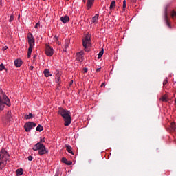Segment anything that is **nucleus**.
Instances as JSON below:
<instances>
[{
	"label": "nucleus",
	"instance_id": "obj_1",
	"mask_svg": "<svg viewBox=\"0 0 176 176\" xmlns=\"http://www.w3.org/2000/svg\"><path fill=\"white\" fill-rule=\"evenodd\" d=\"M58 113L62 116L64 119L65 124L66 126H69L72 122V118H71V112L69 111L65 110L63 108H59L58 110Z\"/></svg>",
	"mask_w": 176,
	"mask_h": 176
},
{
	"label": "nucleus",
	"instance_id": "obj_2",
	"mask_svg": "<svg viewBox=\"0 0 176 176\" xmlns=\"http://www.w3.org/2000/svg\"><path fill=\"white\" fill-rule=\"evenodd\" d=\"M5 105H7V107L12 105L10 99L3 93L2 89H0V112L5 109Z\"/></svg>",
	"mask_w": 176,
	"mask_h": 176
},
{
	"label": "nucleus",
	"instance_id": "obj_3",
	"mask_svg": "<svg viewBox=\"0 0 176 176\" xmlns=\"http://www.w3.org/2000/svg\"><path fill=\"white\" fill-rule=\"evenodd\" d=\"M8 159H9V153L5 149H2L0 151V168H3L8 163Z\"/></svg>",
	"mask_w": 176,
	"mask_h": 176
},
{
	"label": "nucleus",
	"instance_id": "obj_4",
	"mask_svg": "<svg viewBox=\"0 0 176 176\" xmlns=\"http://www.w3.org/2000/svg\"><path fill=\"white\" fill-rule=\"evenodd\" d=\"M33 151H38L40 156H42L43 155H47V153H49V150H47L46 146H45L44 144H41V142L36 143L33 146Z\"/></svg>",
	"mask_w": 176,
	"mask_h": 176
},
{
	"label": "nucleus",
	"instance_id": "obj_5",
	"mask_svg": "<svg viewBox=\"0 0 176 176\" xmlns=\"http://www.w3.org/2000/svg\"><path fill=\"white\" fill-rule=\"evenodd\" d=\"M29 48L28 52V56L31 57V53H32V49H34V46H35V38H34V35L32 34H29L28 35Z\"/></svg>",
	"mask_w": 176,
	"mask_h": 176
},
{
	"label": "nucleus",
	"instance_id": "obj_6",
	"mask_svg": "<svg viewBox=\"0 0 176 176\" xmlns=\"http://www.w3.org/2000/svg\"><path fill=\"white\" fill-rule=\"evenodd\" d=\"M82 45L85 49H87V47L91 45V39L90 38V34H87L84 39H82Z\"/></svg>",
	"mask_w": 176,
	"mask_h": 176
},
{
	"label": "nucleus",
	"instance_id": "obj_7",
	"mask_svg": "<svg viewBox=\"0 0 176 176\" xmlns=\"http://www.w3.org/2000/svg\"><path fill=\"white\" fill-rule=\"evenodd\" d=\"M167 9H168V6H166L164 7V21H165L166 25L169 28H171V24H170V22H168V12H167Z\"/></svg>",
	"mask_w": 176,
	"mask_h": 176
},
{
	"label": "nucleus",
	"instance_id": "obj_8",
	"mask_svg": "<svg viewBox=\"0 0 176 176\" xmlns=\"http://www.w3.org/2000/svg\"><path fill=\"white\" fill-rule=\"evenodd\" d=\"M33 127H36V124H35L32 122H27L24 125V129H25L26 133H30V131H31V130H32Z\"/></svg>",
	"mask_w": 176,
	"mask_h": 176
},
{
	"label": "nucleus",
	"instance_id": "obj_9",
	"mask_svg": "<svg viewBox=\"0 0 176 176\" xmlns=\"http://www.w3.org/2000/svg\"><path fill=\"white\" fill-rule=\"evenodd\" d=\"M45 54L49 57H52L54 54V50L50 45H47L45 48Z\"/></svg>",
	"mask_w": 176,
	"mask_h": 176
},
{
	"label": "nucleus",
	"instance_id": "obj_10",
	"mask_svg": "<svg viewBox=\"0 0 176 176\" xmlns=\"http://www.w3.org/2000/svg\"><path fill=\"white\" fill-rule=\"evenodd\" d=\"M83 51H81L76 54V60L79 61L80 63H82L83 61Z\"/></svg>",
	"mask_w": 176,
	"mask_h": 176
},
{
	"label": "nucleus",
	"instance_id": "obj_11",
	"mask_svg": "<svg viewBox=\"0 0 176 176\" xmlns=\"http://www.w3.org/2000/svg\"><path fill=\"white\" fill-rule=\"evenodd\" d=\"M96 0H87V9L89 10L91 9L93 5H94V1Z\"/></svg>",
	"mask_w": 176,
	"mask_h": 176
},
{
	"label": "nucleus",
	"instance_id": "obj_12",
	"mask_svg": "<svg viewBox=\"0 0 176 176\" xmlns=\"http://www.w3.org/2000/svg\"><path fill=\"white\" fill-rule=\"evenodd\" d=\"M60 21L63 23V24H67L68 21H69V16L65 15L64 16L60 17Z\"/></svg>",
	"mask_w": 176,
	"mask_h": 176
},
{
	"label": "nucleus",
	"instance_id": "obj_13",
	"mask_svg": "<svg viewBox=\"0 0 176 176\" xmlns=\"http://www.w3.org/2000/svg\"><path fill=\"white\" fill-rule=\"evenodd\" d=\"M14 63L15 67H16L17 68H19V67H21L23 64V60H21V59H16L14 60Z\"/></svg>",
	"mask_w": 176,
	"mask_h": 176
},
{
	"label": "nucleus",
	"instance_id": "obj_14",
	"mask_svg": "<svg viewBox=\"0 0 176 176\" xmlns=\"http://www.w3.org/2000/svg\"><path fill=\"white\" fill-rule=\"evenodd\" d=\"M11 119H12V112L8 111L6 115V120L7 122H10Z\"/></svg>",
	"mask_w": 176,
	"mask_h": 176
},
{
	"label": "nucleus",
	"instance_id": "obj_15",
	"mask_svg": "<svg viewBox=\"0 0 176 176\" xmlns=\"http://www.w3.org/2000/svg\"><path fill=\"white\" fill-rule=\"evenodd\" d=\"M62 162L67 164V166H71L72 164V162L71 161H68V160H67L65 157L62 158Z\"/></svg>",
	"mask_w": 176,
	"mask_h": 176
},
{
	"label": "nucleus",
	"instance_id": "obj_16",
	"mask_svg": "<svg viewBox=\"0 0 176 176\" xmlns=\"http://www.w3.org/2000/svg\"><path fill=\"white\" fill-rule=\"evenodd\" d=\"M66 149L69 153H71L72 155H74V152L72 151V147L69 144H66Z\"/></svg>",
	"mask_w": 176,
	"mask_h": 176
},
{
	"label": "nucleus",
	"instance_id": "obj_17",
	"mask_svg": "<svg viewBox=\"0 0 176 176\" xmlns=\"http://www.w3.org/2000/svg\"><path fill=\"white\" fill-rule=\"evenodd\" d=\"M43 74L45 76H46V78H49V76H52V74L50 73V72H49L47 69H45L44 70Z\"/></svg>",
	"mask_w": 176,
	"mask_h": 176
},
{
	"label": "nucleus",
	"instance_id": "obj_18",
	"mask_svg": "<svg viewBox=\"0 0 176 176\" xmlns=\"http://www.w3.org/2000/svg\"><path fill=\"white\" fill-rule=\"evenodd\" d=\"M16 173L17 176H21L24 174V170H23V168H19L16 170Z\"/></svg>",
	"mask_w": 176,
	"mask_h": 176
},
{
	"label": "nucleus",
	"instance_id": "obj_19",
	"mask_svg": "<svg viewBox=\"0 0 176 176\" xmlns=\"http://www.w3.org/2000/svg\"><path fill=\"white\" fill-rule=\"evenodd\" d=\"M98 14H96L93 18H92V23H95L97 24V20H98Z\"/></svg>",
	"mask_w": 176,
	"mask_h": 176
},
{
	"label": "nucleus",
	"instance_id": "obj_20",
	"mask_svg": "<svg viewBox=\"0 0 176 176\" xmlns=\"http://www.w3.org/2000/svg\"><path fill=\"white\" fill-rule=\"evenodd\" d=\"M116 3L115 2V1H112L111 4H110L109 8L111 10H112V9H113V8H116Z\"/></svg>",
	"mask_w": 176,
	"mask_h": 176
},
{
	"label": "nucleus",
	"instance_id": "obj_21",
	"mask_svg": "<svg viewBox=\"0 0 176 176\" xmlns=\"http://www.w3.org/2000/svg\"><path fill=\"white\" fill-rule=\"evenodd\" d=\"M25 118L26 120L32 119V118H34V115L32 113H30L29 114L25 115Z\"/></svg>",
	"mask_w": 176,
	"mask_h": 176
},
{
	"label": "nucleus",
	"instance_id": "obj_22",
	"mask_svg": "<svg viewBox=\"0 0 176 176\" xmlns=\"http://www.w3.org/2000/svg\"><path fill=\"white\" fill-rule=\"evenodd\" d=\"M103 54H104V49L102 48L101 50V51L99 52V54H98V59L101 58V57H102Z\"/></svg>",
	"mask_w": 176,
	"mask_h": 176
},
{
	"label": "nucleus",
	"instance_id": "obj_23",
	"mask_svg": "<svg viewBox=\"0 0 176 176\" xmlns=\"http://www.w3.org/2000/svg\"><path fill=\"white\" fill-rule=\"evenodd\" d=\"M36 131H43V126L41 124L38 125V126L36 129Z\"/></svg>",
	"mask_w": 176,
	"mask_h": 176
},
{
	"label": "nucleus",
	"instance_id": "obj_24",
	"mask_svg": "<svg viewBox=\"0 0 176 176\" xmlns=\"http://www.w3.org/2000/svg\"><path fill=\"white\" fill-rule=\"evenodd\" d=\"M171 129L173 130V131H176V125L175 122H172L171 123Z\"/></svg>",
	"mask_w": 176,
	"mask_h": 176
},
{
	"label": "nucleus",
	"instance_id": "obj_25",
	"mask_svg": "<svg viewBox=\"0 0 176 176\" xmlns=\"http://www.w3.org/2000/svg\"><path fill=\"white\" fill-rule=\"evenodd\" d=\"M54 42H56V43H58V45H60V42L58 41V36H54Z\"/></svg>",
	"mask_w": 176,
	"mask_h": 176
},
{
	"label": "nucleus",
	"instance_id": "obj_26",
	"mask_svg": "<svg viewBox=\"0 0 176 176\" xmlns=\"http://www.w3.org/2000/svg\"><path fill=\"white\" fill-rule=\"evenodd\" d=\"M161 101H163L164 102H167V98H166L165 96H163L161 98H160Z\"/></svg>",
	"mask_w": 176,
	"mask_h": 176
},
{
	"label": "nucleus",
	"instance_id": "obj_27",
	"mask_svg": "<svg viewBox=\"0 0 176 176\" xmlns=\"http://www.w3.org/2000/svg\"><path fill=\"white\" fill-rule=\"evenodd\" d=\"M171 16L173 19H174L175 17H176V12L173 10L171 12Z\"/></svg>",
	"mask_w": 176,
	"mask_h": 176
},
{
	"label": "nucleus",
	"instance_id": "obj_28",
	"mask_svg": "<svg viewBox=\"0 0 176 176\" xmlns=\"http://www.w3.org/2000/svg\"><path fill=\"white\" fill-rule=\"evenodd\" d=\"M5 69V65L3 63L0 64V71H3Z\"/></svg>",
	"mask_w": 176,
	"mask_h": 176
},
{
	"label": "nucleus",
	"instance_id": "obj_29",
	"mask_svg": "<svg viewBox=\"0 0 176 176\" xmlns=\"http://www.w3.org/2000/svg\"><path fill=\"white\" fill-rule=\"evenodd\" d=\"M14 20V16L13 15H10V23H12Z\"/></svg>",
	"mask_w": 176,
	"mask_h": 176
},
{
	"label": "nucleus",
	"instance_id": "obj_30",
	"mask_svg": "<svg viewBox=\"0 0 176 176\" xmlns=\"http://www.w3.org/2000/svg\"><path fill=\"white\" fill-rule=\"evenodd\" d=\"M60 80H61V78H60V76H57L56 83H58V85H60Z\"/></svg>",
	"mask_w": 176,
	"mask_h": 176
},
{
	"label": "nucleus",
	"instance_id": "obj_31",
	"mask_svg": "<svg viewBox=\"0 0 176 176\" xmlns=\"http://www.w3.org/2000/svg\"><path fill=\"white\" fill-rule=\"evenodd\" d=\"M32 159H34V157H32L31 155L28 157V160H29V162H32Z\"/></svg>",
	"mask_w": 176,
	"mask_h": 176
},
{
	"label": "nucleus",
	"instance_id": "obj_32",
	"mask_svg": "<svg viewBox=\"0 0 176 176\" xmlns=\"http://www.w3.org/2000/svg\"><path fill=\"white\" fill-rule=\"evenodd\" d=\"M126 0H124L123 1V9H124V10L126 9Z\"/></svg>",
	"mask_w": 176,
	"mask_h": 176
},
{
	"label": "nucleus",
	"instance_id": "obj_33",
	"mask_svg": "<svg viewBox=\"0 0 176 176\" xmlns=\"http://www.w3.org/2000/svg\"><path fill=\"white\" fill-rule=\"evenodd\" d=\"M41 25V23H36L35 26H34V28H38V27H39Z\"/></svg>",
	"mask_w": 176,
	"mask_h": 176
},
{
	"label": "nucleus",
	"instance_id": "obj_34",
	"mask_svg": "<svg viewBox=\"0 0 176 176\" xmlns=\"http://www.w3.org/2000/svg\"><path fill=\"white\" fill-rule=\"evenodd\" d=\"M87 71H88L87 67H85V68L83 69V72H84V74L87 73Z\"/></svg>",
	"mask_w": 176,
	"mask_h": 176
},
{
	"label": "nucleus",
	"instance_id": "obj_35",
	"mask_svg": "<svg viewBox=\"0 0 176 176\" xmlns=\"http://www.w3.org/2000/svg\"><path fill=\"white\" fill-rule=\"evenodd\" d=\"M69 47V43H66L65 49H68Z\"/></svg>",
	"mask_w": 176,
	"mask_h": 176
},
{
	"label": "nucleus",
	"instance_id": "obj_36",
	"mask_svg": "<svg viewBox=\"0 0 176 176\" xmlns=\"http://www.w3.org/2000/svg\"><path fill=\"white\" fill-rule=\"evenodd\" d=\"M163 85L164 86L167 85V80H165L164 82H163Z\"/></svg>",
	"mask_w": 176,
	"mask_h": 176
},
{
	"label": "nucleus",
	"instance_id": "obj_37",
	"mask_svg": "<svg viewBox=\"0 0 176 176\" xmlns=\"http://www.w3.org/2000/svg\"><path fill=\"white\" fill-rule=\"evenodd\" d=\"M100 69H101V68H98V69H96L97 72H98Z\"/></svg>",
	"mask_w": 176,
	"mask_h": 176
},
{
	"label": "nucleus",
	"instance_id": "obj_38",
	"mask_svg": "<svg viewBox=\"0 0 176 176\" xmlns=\"http://www.w3.org/2000/svg\"><path fill=\"white\" fill-rule=\"evenodd\" d=\"M58 175H59L58 173H56L54 176H58Z\"/></svg>",
	"mask_w": 176,
	"mask_h": 176
},
{
	"label": "nucleus",
	"instance_id": "obj_39",
	"mask_svg": "<svg viewBox=\"0 0 176 176\" xmlns=\"http://www.w3.org/2000/svg\"><path fill=\"white\" fill-rule=\"evenodd\" d=\"M101 86H105V82H102Z\"/></svg>",
	"mask_w": 176,
	"mask_h": 176
},
{
	"label": "nucleus",
	"instance_id": "obj_40",
	"mask_svg": "<svg viewBox=\"0 0 176 176\" xmlns=\"http://www.w3.org/2000/svg\"><path fill=\"white\" fill-rule=\"evenodd\" d=\"M72 83H74V80H71L70 85H72Z\"/></svg>",
	"mask_w": 176,
	"mask_h": 176
},
{
	"label": "nucleus",
	"instance_id": "obj_41",
	"mask_svg": "<svg viewBox=\"0 0 176 176\" xmlns=\"http://www.w3.org/2000/svg\"><path fill=\"white\" fill-rule=\"evenodd\" d=\"M30 69H31V70H33V69H34V67L32 66V67H30Z\"/></svg>",
	"mask_w": 176,
	"mask_h": 176
},
{
	"label": "nucleus",
	"instance_id": "obj_42",
	"mask_svg": "<svg viewBox=\"0 0 176 176\" xmlns=\"http://www.w3.org/2000/svg\"><path fill=\"white\" fill-rule=\"evenodd\" d=\"M2 120H3V122L5 120V118H2Z\"/></svg>",
	"mask_w": 176,
	"mask_h": 176
},
{
	"label": "nucleus",
	"instance_id": "obj_43",
	"mask_svg": "<svg viewBox=\"0 0 176 176\" xmlns=\"http://www.w3.org/2000/svg\"><path fill=\"white\" fill-rule=\"evenodd\" d=\"M64 50V52H67V48H65V50Z\"/></svg>",
	"mask_w": 176,
	"mask_h": 176
},
{
	"label": "nucleus",
	"instance_id": "obj_44",
	"mask_svg": "<svg viewBox=\"0 0 176 176\" xmlns=\"http://www.w3.org/2000/svg\"><path fill=\"white\" fill-rule=\"evenodd\" d=\"M83 1V2H86V0H82Z\"/></svg>",
	"mask_w": 176,
	"mask_h": 176
},
{
	"label": "nucleus",
	"instance_id": "obj_45",
	"mask_svg": "<svg viewBox=\"0 0 176 176\" xmlns=\"http://www.w3.org/2000/svg\"><path fill=\"white\" fill-rule=\"evenodd\" d=\"M41 141H43V142H45V140H41Z\"/></svg>",
	"mask_w": 176,
	"mask_h": 176
},
{
	"label": "nucleus",
	"instance_id": "obj_46",
	"mask_svg": "<svg viewBox=\"0 0 176 176\" xmlns=\"http://www.w3.org/2000/svg\"><path fill=\"white\" fill-rule=\"evenodd\" d=\"M41 141H43V142H45V140H41Z\"/></svg>",
	"mask_w": 176,
	"mask_h": 176
},
{
	"label": "nucleus",
	"instance_id": "obj_47",
	"mask_svg": "<svg viewBox=\"0 0 176 176\" xmlns=\"http://www.w3.org/2000/svg\"><path fill=\"white\" fill-rule=\"evenodd\" d=\"M41 141H43V142H45V140H41Z\"/></svg>",
	"mask_w": 176,
	"mask_h": 176
},
{
	"label": "nucleus",
	"instance_id": "obj_48",
	"mask_svg": "<svg viewBox=\"0 0 176 176\" xmlns=\"http://www.w3.org/2000/svg\"><path fill=\"white\" fill-rule=\"evenodd\" d=\"M4 50H6V48H4Z\"/></svg>",
	"mask_w": 176,
	"mask_h": 176
},
{
	"label": "nucleus",
	"instance_id": "obj_49",
	"mask_svg": "<svg viewBox=\"0 0 176 176\" xmlns=\"http://www.w3.org/2000/svg\"><path fill=\"white\" fill-rule=\"evenodd\" d=\"M4 50H6V48H4Z\"/></svg>",
	"mask_w": 176,
	"mask_h": 176
}]
</instances>
